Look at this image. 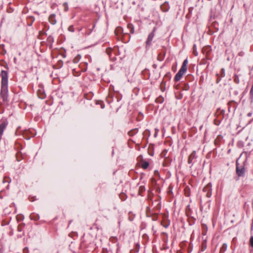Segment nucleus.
<instances>
[{"mask_svg": "<svg viewBox=\"0 0 253 253\" xmlns=\"http://www.w3.org/2000/svg\"><path fill=\"white\" fill-rule=\"evenodd\" d=\"M1 96L3 100H6L7 98V74L6 71H2L1 72Z\"/></svg>", "mask_w": 253, "mask_h": 253, "instance_id": "obj_1", "label": "nucleus"}, {"mask_svg": "<svg viewBox=\"0 0 253 253\" xmlns=\"http://www.w3.org/2000/svg\"><path fill=\"white\" fill-rule=\"evenodd\" d=\"M203 192L206 193V196L207 197H210L211 195V184L208 183L203 188Z\"/></svg>", "mask_w": 253, "mask_h": 253, "instance_id": "obj_3", "label": "nucleus"}, {"mask_svg": "<svg viewBox=\"0 0 253 253\" xmlns=\"http://www.w3.org/2000/svg\"><path fill=\"white\" fill-rule=\"evenodd\" d=\"M195 48H196V46H195V45H194L193 46V52L195 55H197V53L196 52Z\"/></svg>", "mask_w": 253, "mask_h": 253, "instance_id": "obj_21", "label": "nucleus"}, {"mask_svg": "<svg viewBox=\"0 0 253 253\" xmlns=\"http://www.w3.org/2000/svg\"><path fill=\"white\" fill-rule=\"evenodd\" d=\"M236 172L239 176H242L245 172V169L242 167H240L239 166V160L236 162Z\"/></svg>", "mask_w": 253, "mask_h": 253, "instance_id": "obj_4", "label": "nucleus"}, {"mask_svg": "<svg viewBox=\"0 0 253 253\" xmlns=\"http://www.w3.org/2000/svg\"><path fill=\"white\" fill-rule=\"evenodd\" d=\"M163 219L162 221V225L164 227L166 228L169 225V221L168 220L167 217L165 215H163Z\"/></svg>", "mask_w": 253, "mask_h": 253, "instance_id": "obj_5", "label": "nucleus"}, {"mask_svg": "<svg viewBox=\"0 0 253 253\" xmlns=\"http://www.w3.org/2000/svg\"><path fill=\"white\" fill-rule=\"evenodd\" d=\"M63 6L64 7L65 11H67L68 9L67 4L66 3H64L63 4Z\"/></svg>", "mask_w": 253, "mask_h": 253, "instance_id": "obj_18", "label": "nucleus"}, {"mask_svg": "<svg viewBox=\"0 0 253 253\" xmlns=\"http://www.w3.org/2000/svg\"><path fill=\"white\" fill-rule=\"evenodd\" d=\"M115 33L117 36H120L123 34V30L121 27H118L116 28Z\"/></svg>", "mask_w": 253, "mask_h": 253, "instance_id": "obj_8", "label": "nucleus"}, {"mask_svg": "<svg viewBox=\"0 0 253 253\" xmlns=\"http://www.w3.org/2000/svg\"><path fill=\"white\" fill-rule=\"evenodd\" d=\"M127 28L130 29V32L132 34L134 33V28L131 24H128L127 25Z\"/></svg>", "mask_w": 253, "mask_h": 253, "instance_id": "obj_13", "label": "nucleus"}, {"mask_svg": "<svg viewBox=\"0 0 253 253\" xmlns=\"http://www.w3.org/2000/svg\"><path fill=\"white\" fill-rule=\"evenodd\" d=\"M17 131H18V129H17V130L16 131V133H17Z\"/></svg>", "mask_w": 253, "mask_h": 253, "instance_id": "obj_29", "label": "nucleus"}, {"mask_svg": "<svg viewBox=\"0 0 253 253\" xmlns=\"http://www.w3.org/2000/svg\"><path fill=\"white\" fill-rule=\"evenodd\" d=\"M7 123L5 122H2L0 124V137H1L4 129L5 128Z\"/></svg>", "mask_w": 253, "mask_h": 253, "instance_id": "obj_6", "label": "nucleus"}, {"mask_svg": "<svg viewBox=\"0 0 253 253\" xmlns=\"http://www.w3.org/2000/svg\"><path fill=\"white\" fill-rule=\"evenodd\" d=\"M163 156H165V154H164V152H163L161 154Z\"/></svg>", "mask_w": 253, "mask_h": 253, "instance_id": "obj_26", "label": "nucleus"}, {"mask_svg": "<svg viewBox=\"0 0 253 253\" xmlns=\"http://www.w3.org/2000/svg\"><path fill=\"white\" fill-rule=\"evenodd\" d=\"M187 70V66L182 65V67H181L180 69L178 71V72L176 74L175 77V81H179L182 75L184 74V73L186 72Z\"/></svg>", "mask_w": 253, "mask_h": 253, "instance_id": "obj_2", "label": "nucleus"}, {"mask_svg": "<svg viewBox=\"0 0 253 253\" xmlns=\"http://www.w3.org/2000/svg\"><path fill=\"white\" fill-rule=\"evenodd\" d=\"M111 48H107L106 49V53L109 55L111 53Z\"/></svg>", "mask_w": 253, "mask_h": 253, "instance_id": "obj_20", "label": "nucleus"}, {"mask_svg": "<svg viewBox=\"0 0 253 253\" xmlns=\"http://www.w3.org/2000/svg\"><path fill=\"white\" fill-rule=\"evenodd\" d=\"M38 95L39 97V98L41 99H43L45 97V95L44 93H42V90H39L38 91Z\"/></svg>", "mask_w": 253, "mask_h": 253, "instance_id": "obj_11", "label": "nucleus"}, {"mask_svg": "<svg viewBox=\"0 0 253 253\" xmlns=\"http://www.w3.org/2000/svg\"><path fill=\"white\" fill-rule=\"evenodd\" d=\"M187 63H188V60H187V59H185L183 61L182 65L187 66Z\"/></svg>", "mask_w": 253, "mask_h": 253, "instance_id": "obj_19", "label": "nucleus"}, {"mask_svg": "<svg viewBox=\"0 0 253 253\" xmlns=\"http://www.w3.org/2000/svg\"><path fill=\"white\" fill-rule=\"evenodd\" d=\"M163 6H164V5H162V6H161V8H162V9H163Z\"/></svg>", "mask_w": 253, "mask_h": 253, "instance_id": "obj_27", "label": "nucleus"}, {"mask_svg": "<svg viewBox=\"0 0 253 253\" xmlns=\"http://www.w3.org/2000/svg\"><path fill=\"white\" fill-rule=\"evenodd\" d=\"M20 154L19 153H18L16 155V160L17 161H20L21 160V158H20Z\"/></svg>", "mask_w": 253, "mask_h": 253, "instance_id": "obj_16", "label": "nucleus"}, {"mask_svg": "<svg viewBox=\"0 0 253 253\" xmlns=\"http://www.w3.org/2000/svg\"><path fill=\"white\" fill-rule=\"evenodd\" d=\"M195 155L196 151H194L188 157V162L189 164H191L192 163L193 160L195 158Z\"/></svg>", "mask_w": 253, "mask_h": 253, "instance_id": "obj_7", "label": "nucleus"}, {"mask_svg": "<svg viewBox=\"0 0 253 253\" xmlns=\"http://www.w3.org/2000/svg\"><path fill=\"white\" fill-rule=\"evenodd\" d=\"M253 86L252 87V89L251 90V93H253Z\"/></svg>", "mask_w": 253, "mask_h": 253, "instance_id": "obj_25", "label": "nucleus"}, {"mask_svg": "<svg viewBox=\"0 0 253 253\" xmlns=\"http://www.w3.org/2000/svg\"><path fill=\"white\" fill-rule=\"evenodd\" d=\"M143 191V190H144V187H140V191Z\"/></svg>", "mask_w": 253, "mask_h": 253, "instance_id": "obj_22", "label": "nucleus"}, {"mask_svg": "<svg viewBox=\"0 0 253 253\" xmlns=\"http://www.w3.org/2000/svg\"><path fill=\"white\" fill-rule=\"evenodd\" d=\"M227 249V245L226 244H223L221 248V250H220V253L221 252H224Z\"/></svg>", "mask_w": 253, "mask_h": 253, "instance_id": "obj_15", "label": "nucleus"}, {"mask_svg": "<svg viewBox=\"0 0 253 253\" xmlns=\"http://www.w3.org/2000/svg\"><path fill=\"white\" fill-rule=\"evenodd\" d=\"M81 56L78 55L74 59V62L77 63L80 60Z\"/></svg>", "mask_w": 253, "mask_h": 253, "instance_id": "obj_14", "label": "nucleus"}, {"mask_svg": "<svg viewBox=\"0 0 253 253\" xmlns=\"http://www.w3.org/2000/svg\"><path fill=\"white\" fill-rule=\"evenodd\" d=\"M157 208H158V209H160V207H159L158 206H157Z\"/></svg>", "mask_w": 253, "mask_h": 253, "instance_id": "obj_28", "label": "nucleus"}, {"mask_svg": "<svg viewBox=\"0 0 253 253\" xmlns=\"http://www.w3.org/2000/svg\"><path fill=\"white\" fill-rule=\"evenodd\" d=\"M149 166V163L147 162H143L141 164V167L142 168L146 169Z\"/></svg>", "mask_w": 253, "mask_h": 253, "instance_id": "obj_12", "label": "nucleus"}, {"mask_svg": "<svg viewBox=\"0 0 253 253\" xmlns=\"http://www.w3.org/2000/svg\"><path fill=\"white\" fill-rule=\"evenodd\" d=\"M203 227L204 229H206V230L207 229V226L206 225H203Z\"/></svg>", "mask_w": 253, "mask_h": 253, "instance_id": "obj_24", "label": "nucleus"}, {"mask_svg": "<svg viewBox=\"0 0 253 253\" xmlns=\"http://www.w3.org/2000/svg\"><path fill=\"white\" fill-rule=\"evenodd\" d=\"M49 21L52 24H55L56 22L55 20V15L51 14L49 17Z\"/></svg>", "mask_w": 253, "mask_h": 253, "instance_id": "obj_9", "label": "nucleus"}, {"mask_svg": "<svg viewBox=\"0 0 253 253\" xmlns=\"http://www.w3.org/2000/svg\"><path fill=\"white\" fill-rule=\"evenodd\" d=\"M203 227L204 229H206V230L207 229V226L206 225H203Z\"/></svg>", "mask_w": 253, "mask_h": 253, "instance_id": "obj_23", "label": "nucleus"}, {"mask_svg": "<svg viewBox=\"0 0 253 253\" xmlns=\"http://www.w3.org/2000/svg\"><path fill=\"white\" fill-rule=\"evenodd\" d=\"M154 34L153 32L150 33L149 35L148 39H147V42H146V44L147 45L149 44V43H150V42L152 40V39H153V38L154 37Z\"/></svg>", "mask_w": 253, "mask_h": 253, "instance_id": "obj_10", "label": "nucleus"}, {"mask_svg": "<svg viewBox=\"0 0 253 253\" xmlns=\"http://www.w3.org/2000/svg\"><path fill=\"white\" fill-rule=\"evenodd\" d=\"M250 245L253 247V237H251L250 240Z\"/></svg>", "mask_w": 253, "mask_h": 253, "instance_id": "obj_17", "label": "nucleus"}]
</instances>
